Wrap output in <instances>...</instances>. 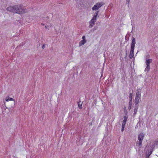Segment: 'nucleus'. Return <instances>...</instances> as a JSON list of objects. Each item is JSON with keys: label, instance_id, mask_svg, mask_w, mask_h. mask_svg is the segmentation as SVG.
<instances>
[{"label": "nucleus", "instance_id": "obj_18", "mask_svg": "<svg viewBox=\"0 0 158 158\" xmlns=\"http://www.w3.org/2000/svg\"><path fill=\"white\" fill-rule=\"evenodd\" d=\"M45 44H43L42 46V48L44 49L45 47Z\"/></svg>", "mask_w": 158, "mask_h": 158}, {"label": "nucleus", "instance_id": "obj_9", "mask_svg": "<svg viewBox=\"0 0 158 158\" xmlns=\"http://www.w3.org/2000/svg\"><path fill=\"white\" fill-rule=\"evenodd\" d=\"M152 62V59H149L146 60L145 61V63L146 65H150V64Z\"/></svg>", "mask_w": 158, "mask_h": 158}, {"label": "nucleus", "instance_id": "obj_21", "mask_svg": "<svg viewBox=\"0 0 158 158\" xmlns=\"http://www.w3.org/2000/svg\"><path fill=\"white\" fill-rule=\"evenodd\" d=\"M41 24L43 25H44V24H43V23H42Z\"/></svg>", "mask_w": 158, "mask_h": 158}, {"label": "nucleus", "instance_id": "obj_4", "mask_svg": "<svg viewBox=\"0 0 158 158\" xmlns=\"http://www.w3.org/2000/svg\"><path fill=\"white\" fill-rule=\"evenodd\" d=\"M144 137V135L143 133L141 132L140 134L138 135V139L139 141H137L136 143V144L137 146L139 147L142 145V142L143 140V139ZM140 148V147H139Z\"/></svg>", "mask_w": 158, "mask_h": 158}, {"label": "nucleus", "instance_id": "obj_14", "mask_svg": "<svg viewBox=\"0 0 158 158\" xmlns=\"http://www.w3.org/2000/svg\"><path fill=\"white\" fill-rule=\"evenodd\" d=\"M150 69V65H147V66L145 69V71H149Z\"/></svg>", "mask_w": 158, "mask_h": 158}, {"label": "nucleus", "instance_id": "obj_10", "mask_svg": "<svg viewBox=\"0 0 158 158\" xmlns=\"http://www.w3.org/2000/svg\"><path fill=\"white\" fill-rule=\"evenodd\" d=\"M139 97H138V96H136L135 100V104H138L139 103Z\"/></svg>", "mask_w": 158, "mask_h": 158}, {"label": "nucleus", "instance_id": "obj_15", "mask_svg": "<svg viewBox=\"0 0 158 158\" xmlns=\"http://www.w3.org/2000/svg\"><path fill=\"white\" fill-rule=\"evenodd\" d=\"M78 106L80 109L82 108V102H80L78 103Z\"/></svg>", "mask_w": 158, "mask_h": 158}, {"label": "nucleus", "instance_id": "obj_1", "mask_svg": "<svg viewBox=\"0 0 158 158\" xmlns=\"http://www.w3.org/2000/svg\"><path fill=\"white\" fill-rule=\"evenodd\" d=\"M7 10L9 11L19 14H23L26 12L25 7L21 5L9 6L7 8Z\"/></svg>", "mask_w": 158, "mask_h": 158}, {"label": "nucleus", "instance_id": "obj_5", "mask_svg": "<svg viewBox=\"0 0 158 158\" xmlns=\"http://www.w3.org/2000/svg\"><path fill=\"white\" fill-rule=\"evenodd\" d=\"M104 5V4L102 2L97 3L92 7V10H97Z\"/></svg>", "mask_w": 158, "mask_h": 158}, {"label": "nucleus", "instance_id": "obj_2", "mask_svg": "<svg viewBox=\"0 0 158 158\" xmlns=\"http://www.w3.org/2000/svg\"><path fill=\"white\" fill-rule=\"evenodd\" d=\"M155 147L154 144L148 145L147 144L145 148V150H146V155L147 158H148L151 154H152L153 151V150L154 148Z\"/></svg>", "mask_w": 158, "mask_h": 158}, {"label": "nucleus", "instance_id": "obj_6", "mask_svg": "<svg viewBox=\"0 0 158 158\" xmlns=\"http://www.w3.org/2000/svg\"><path fill=\"white\" fill-rule=\"evenodd\" d=\"M82 38L83 40L80 41L79 44L80 46L84 45L86 42V41L85 40V36H83L82 37Z\"/></svg>", "mask_w": 158, "mask_h": 158}, {"label": "nucleus", "instance_id": "obj_20", "mask_svg": "<svg viewBox=\"0 0 158 158\" xmlns=\"http://www.w3.org/2000/svg\"><path fill=\"white\" fill-rule=\"evenodd\" d=\"M131 95H131V94L130 93V96H130V97H131Z\"/></svg>", "mask_w": 158, "mask_h": 158}, {"label": "nucleus", "instance_id": "obj_3", "mask_svg": "<svg viewBox=\"0 0 158 158\" xmlns=\"http://www.w3.org/2000/svg\"><path fill=\"white\" fill-rule=\"evenodd\" d=\"M135 44V38L133 37L132 40L131 42V49L129 55V57L131 59L134 56V50Z\"/></svg>", "mask_w": 158, "mask_h": 158}, {"label": "nucleus", "instance_id": "obj_17", "mask_svg": "<svg viewBox=\"0 0 158 158\" xmlns=\"http://www.w3.org/2000/svg\"><path fill=\"white\" fill-rule=\"evenodd\" d=\"M125 126H122V129H121V131H124V129Z\"/></svg>", "mask_w": 158, "mask_h": 158}, {"label": "nucleus", "instance_id": "obj_22", "mask_svg": "<svg viewBox=\"0 0 158 158\" xmlns=\"http://www.w3.org/2000/svg\"><path fill=\"white\" fill-rule=\"evenodd\" d=\"M126 0L127 1V2H128V0Z\"/></svg>", "mask_w": 158, "mask_h": 158}, {"label": "nucleus", "instance_id": "obj_16", "mask_svg": "<svg viewBox=\"0 0 158 158\" xmlns=\"http://www.w3.org/2000/svg\"><path fill=\"white\" fill-rule=\"evenodd\" d=\"M136 96H138V97H140L141 96L140 93L139 92H137L136 93Z\"/></svg>", "mask_w": 158, "mask_h": 158}, {"label": "nucleus", "instance_id": "obj_19", "mask_svg": "<svg viewBox=\"0 0 158 158\" xmlns=\"http://www.w3.org/2000/svg\"><path fill=\"white\" fill-rule=\"evenodd\" d=\"M45 28H48V26H45Z\"/></svg>", "mask_w": 158, "mask_h": 158}, {"label": "nucleus", "instance_id": "obj_7", "mask_svg": "<svg viewBox=\"0 0 158 158\" xmlns=\"http://www.w3.org/2000/svg\"><path fill=\"white\" fill-rule=\"evenodd\" d=\"M96 21V20L93 19V18L90 21V25L89 26V27H92Z\"/></svg>", "mask_w": 158, "mask_h": 158}, {"label": "nucleus", "instance_id": "obj_23", "mask_svg": "<svg viewBox=\"0 0 158 158\" xmlns=\"http://www.w3.org/2000/svg\"><path fill=\"white\" fill-rule=\"evenodd\" d=\"M130 36V35L129 34V37Z\"/></svg>", "mask_w": 158, "mask_h": 158}, {"label": "nucleus", "instance_id": "obj_11", "mask_svg": "<svg viewBox=\"0 0 158 158\" xmlns=\"http://www.w3.org/2000/svg\"><path fill=\"white\" fill-rule=\"evenodd\" d=\"M98 13V11H97L94 14V15L93 17V19L97 20V17Z\"/></svg>", "mask_w": 158, "mask_h": 158}, {"label": "nucleus", "instance_id": "obj_12", "mask_svg": "<svg viewBox=\"0 0 158 158\" xmlns=\"http://www.w3.org/2000/svg\"><path fill=\"white\" fill-rule=\"evenodd\" d=\"M6 102H8L9 101H14V99L12 98H9L8 97H6Z\"/></svg>", "mask_w": 158, "mask_h": 158}, {"label": "nucleus", "instance_id": "obj_8", "mask_svg": "<svg viewBox=\"0 0 158 158\" xmlns=\"http://www.w3.org/2000/svg\"><path fill=\"white\" fill-rule=\"evenodd\" d=\"M127 116L125 115L124 117V120L123 122L122 126H125L126 122L127 121Z\"/></svg>", "mask_w": 158, "mask_h": 158}, {"label": "nucleus", "instance_id": "obj_13", "mask_svg": "<svg viewBox=\"0 0 158 158\" xmlns=\"http://www.w3.org/2000/svg\"><path fill=\"white\" fill-rule=\"evenodd\" d=\"M138 107V105L135 104V107L134 110V114H135L136 113Z\"/></svg>", "mask_w": 158, "mask_h": 158}]
</instances>
